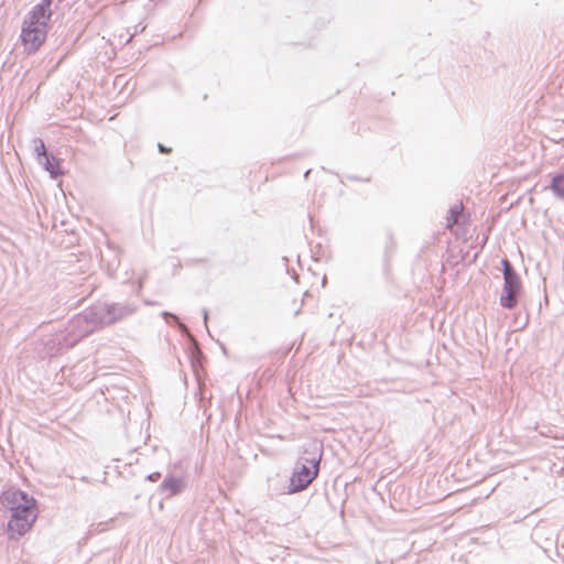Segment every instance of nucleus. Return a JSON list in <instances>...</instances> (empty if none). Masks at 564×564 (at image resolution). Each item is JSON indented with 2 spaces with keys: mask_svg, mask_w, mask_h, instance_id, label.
<instances>
[{
  "mask_svg": "<svg viewBox=\"0 0 564 564\" xmlns=\"http://www.w3.org/2000/svg\"><path fill=\"white\" fill-rule=\"evenodd\" d=\"M457 212L453 213V224L457 221Z\"/></svg>",
  "mask_w": 564,
  "mask_h": 564,
  "instance_id": "6e6552de",
  "label": "nucleus"
},
{
  "mask_svg": "<svg viewBox=\"0 0 564 564\" xmlns=\"http://www.w3.org/2000/svg\"><path fill=\"white\" fill-rule=\"evenodd\" d=\"M1 502L11 513L7 525L9 536L19 539L26 534L39 517L36 500L21 490H8Z\"/></svg>",
  "mask_w": 564,
  "mask_h": 564,
  "instance_id": "f257e3e1",
  "label": "nucleus"
},
{
  "mask_svg": "<svg viewBox=\"0 0 564 564\" xmlns=\"http://www.w3.org/2000/svg\"><path fill=\"white\" fill-rule=\"evenodd\" d=\"M50 18L51 0H44L33 8L24 21L21 40L29 54L36 52L45 42Z\"/></svg>",
  "mask_w": 564,
  "mask_h": 564,
  "instance_id": "f03ea898",
  "label": "nucleus"
},
{
  "mask_svg": "<svg viewBox=\"0 0 564 564\" xmlns=\"http://www.w3.org/2000/svg\"><path fill=\"white\" fill-rule=\"evenodd\" d=\"M551 187L556 195L564 196V173L553 177Z\"/></svg>",
  "mask_w": 564,
  "mask_h": 564,
  "instance_id": "423d86ee",
  "label": "nucleus"
},
{
  "mask_svg": "<svg viewBox=\"0 0 564 564\" xmlns=\"http://www.w3.org/2000/svg\"><path fill=\"white\" fill-rule=\"evenodd\" d=\"M321 453L316 456L307 459V464H301L296 466L291 475L289 494H295L306 489L318 476Z\"/></svg>",
  "mask_w": 564,
  "mask_h": 564,
  "instance_id": "7ed1b4c3",
  "label": "nucleus"
},
{
  "mask_svg": "<svg viewBox=\"0 0 564 564\" xmlns=\"http://www.w3.org/2000/svg\"><path fill=\"white\" fill-rule=\"evenodd\" d=\"M34 151L35 153L39 155V156H44L46 158V148H45V144L42 140H37L36 141V144H35V148H34Z\"/></svg>",
  "mask_w": 564,
  "mask_h": 564,
  "instance_id": "0eeeda50",
  "label": "nucleus"
},
{
  "mask_svg": "<svg viewBox=\"0 0 564 564\" xmlns=\"http://www.w3.org/2000/svg\"><path fill=\"white\" fill-rule=\"evenodd\" d=\"M502 267L505 285L500 304L506 308H513L517 305V295L521 290V282L507 259L502 260Z\"/></svg>",
  "mask_w": 564,
  "mask_h": 564,
  "instance_id": "20e7f679",
  "label": "nucleus"
},
{
  "mask_svg": "<svg viewBox=\"0 0 564 564\" xmlns=\"http://www.w3.org/2000/svg\"><path fill=\"white\" fill-rule=\"evenodd\" d=\"M45 170L50 172L52 176H57L61 174V161L56 158H45Z\"/></svg>",
  "mask_w": 564,
  "mask_h": 564,
  "instance_id": "39448f33",
  "label": "nucleus"
}]
</instances>
